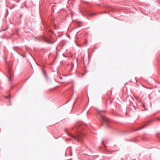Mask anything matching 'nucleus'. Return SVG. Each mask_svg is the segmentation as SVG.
<instances>
[{"mask_svg": "<svg viewBox=\"0 0 160 160\" xmlns=\"http://www.w3.org/2000/svg\"><path fill=\"white\" fill-rule=\"evenodd\" d=\"M103 112L102 111H98V113L100 116L101 119L104 121L108 126V122L109 121V119L106 117L103 114Z\"/></svg>", "mask_w": 160, "mask_h": 160, "instance_id": "nucleus-1", "label": "nucleus"}, {"mask_svg": "<svg viewBox=\"0 0 160 160\" xmlns=\"http://www.w3.org/2000/svg\"><path fill=\"white\" fill-rule=\"evenodd\" d=\"M11 78L9 79V81H11Z\"/></svg>", "mask_w": 160, "mask_h": 160, "instance_id": "nucleus-7", "label": "nucleus"}, {"mask_svg": "<svg viewBox=\"0 0 160 160\" xmlns=\"http://www.w3.org/2000/svg\"><path fill=\"white\" fill-rule=\"evenodd\" d=\"M144 110H147V109H144Z\"/></svg>", "mask_w": 160, "mask_h": 160, "instance_id": "nucleus-8", "label": "nucleus"}, {"mask_svg": "<svg viewBox=\"0 0 160 160\" xmlns=\"http://www.w3.org/2000/svg\"><path fill=\"white\" fill-rule=\"evenodd\" d=\"M6 98H9H9H10L9 96H7V97H6Z\"/></svg>", "mask_w": 160, "mask_h": 160, "instance_id": "nucleus-5", "label": "nucleus"}, {"mask_svg": "<svg viewBox=\"0 0 160 160\" xmlns=\"http://www.w3.org/2000/svg\"><path fill=\"white\" fill-rule=\"evenodd\" d=\"M82 134H77V136H73L72 137L74 139H77L78 142H81L82 140Z\"/></svg>", "mask_w": 160, "mask_h": 160, "instance_id": "nucleus-2", "label": "nucleus"}, {"mask_svg": "<svg viewBox=\"0 0 160 160\" xmlns=\"http://www.w3.org/2000/svg\"><path fill=\"white\" fill-rule=\"evenodd\" d=\"M142 106L144 108H145V105L143 103L142 104Z\"/></svg>", "mask_w": 160, "mask_h": 160, "instance_id": "nucleus-6", "label": "nucleus"}, {"mask_svg": "<svg viewBox=\"0 0 160 160\" xmlns=\"http://www.w3.org/2000/svg\"><path fill=\"white\" fill-rule=\"evenodd\" d=\"M79 125V124L78 123H77V125H76V126L74 128H75L76 129H77V126H78Z\"/></svg>", "mask_w": 160, "mask_h": 160, "instance_id": "nucleus-4", "label": "nucleus"}, {"mask_svg": "<svg viewBox=\"0 0 160 160\" xmlns=\"http://www.w3.org/2000/svg\"><path fill=\"white\" fill-rule=\"evenodd\" d=\"M148 123L147 124H146L145 125H143V126L142 127H141L140 128L138 129V130H139V129H142V128H144V127H145L146 126L148 125Z\"/></svg>", "mask_w": 160, "mask_h": 160, "instance_id": "nucleus-3", "label": "nucleus"}]
</instances>
